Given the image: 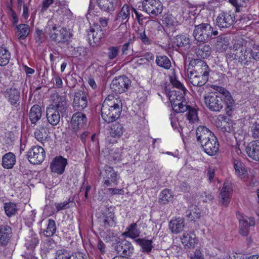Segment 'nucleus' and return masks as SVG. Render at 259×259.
<instances>
[{"mask_svg": "<svg viewBox=\"0 0 259 259\" xmlns=\"http://www.w3.org/2000/svg\"><path fill=\"white\" fill-rule=\"evenodd\" d=\"M234 44L229 48L227 57L231 60H238L241 64L248 65L252 60L259 59V51L253 52L246 47L247 42L242 38L234 40Z\"/></svg>", "mask_w": 259, "mask_h": 259, "instance_id": "obj_1", "label": "nucleus"}, {"mask_svg": "<svg viewBox=\"0 0 259 259\" xmlns=\"http://www.w3.org/2000/svg\"><path fill=\"white\" fill-rule=\"evenodd\" d=\"M122 110L121 101L113 96H108L104 100L101 108V116L107 123L115 121Z\"/></svg>", "mask_w": 259, "mask_h": 259, "instance_id": "obj_2", "label": "nucleus"}, {"mask_svg": "<svg viewBox=\"0 0 259 259\" xmlns=\"http://www.w3.org/2000/svg\"><path fill=\"white\" fill-rule=\"evenodd\" d=\"M186 92V90L174 88L168 91H165L171 107L177 113L184 112L188 108L184 97Z\"/></svg>", "mask_w": 259, "mask_h": 259, "instance_id": "obj_3", "label": "nucleus"}, {"mask_svg": "<svg viewBox=\"0 0 259 259\" xmlns=\"http://www.w3.org/2000/svg\"><path fill=\"white\" fill-rule=\"evenodd\" d=\"M218 34L217 30L209 23H202L195 26L193 35L196 40L199 42H207L213 38V36Z\"/></svg>", "mask_w": 259, "mask_h": 259, "instance_id": "obj_4", "label": "nucleus"}, {"mask_svg": "<svg viewBox=\"0 0 259 259\" xmlns=\"http://www.w3.org/2000/svg\"><path fill=\"white\" fill-rule=\"evenodd\" d=\"M87 122V118L84 113L77 112L73 114L70 121V127L69 134L73 138L78 137L83 131Z\"/></svg>", "mask_w": 259, "mask_h": 259, "instance_id": "obj_5", "label": "nucleus"}, {"mask_svg": "<svg viewBox=\"0 0 259 259\" xmlns=\"http://www.w3.org/2000/svg\"><path fill=\"white\" fill-rule=\"evenodd\" d=\"M46 32L48 33L51 39L56 43L65 42L71 37L69 30L65 27H58L56 25L51 27L48 24L46 27Z\"/></svg>", "mask_w": 259, "mask_h": 259, "instance_id": "obj_6", "label": "nucleus"}, {"mask_svg": "<svg viewBox=\"0 0 259 259\" xmlns=\"http://www.w3.org/2000/svg\"><path fill=\"white\" fill-rule=\"evenodd\" d=\"M219 93H210L204 96V103L211 111L219 112L224 107V100Z\"/></svg>", "mask_w": 259, "mask_h": 259, "instance_id": "obj_7", "label": "nucleus"}, {"mask_svg": "<svg viewBox=\"0 0 259 259\" xmlns=\"http://www.w3.org/2000/svg\"><path fill=\"white\" fill-rule=\"evenodd\" d=\"M187 71H190L195 74L205 76L208 78L210 69L206 63L200 59H193L190 61Z\"/></svg>", "mask_w": 259, "mask_h": 259, "instance_id": "obj_8", "label": "nucleus"}, {"mask_svg": "<svg viewBox=\"0 0 259 259\" xmlns=\"http://www.w3.org/2000/svg\"><path fill=\"white\" fill-rule=\"evenodd\" d=\"M68 105L66 97L58 94L53 96L51 104L48 108L60 113L62 116L65 115L68 111Z\"/></svg>", "mask_w": 259, "mask_h": 259, "instance_id": "obj_9", "label": "nucleus"}, {"mask_svg": "<svg viewBox=\"0 0 259 259\" xmlns=\"http://www.w3.org/2000/svg\"><path fill=\"white\" fill-rule=\"evenodd\" d=\"M131 83L130 79L126 76H119L112 80L110 88L115 93L121 94L128 90Z\"/></svg>", "mask_w": 259, "mask_h": 259, "instance_id": "obj_10", "label": "nucleus"}, {"mask_svg": "<svg viewBox=\"0 0 259 259\" xmlns=\"http://www.w3.org/2000/svg\"><path fill=\"white\" fill-rule=\"evenodd\" d=\"M139 7L148 14L154 16L160 14L163 10V5L159 0H144Z\"/></svg>", "mask_w": 259, "mask_h": 259, "instance_id": "obj_11", "label": "nucleus"}, {"mask_svg": "<svg viewBox=\"0 0 259 259\" xmlns=\"http://www.w3.org/2000/svg\"><path fill=\"white\" fill-rule=\"evenodd\" d=\"M29 161L34 164L41 163L46 157L44 148L40 146H34L29 149L27 153Z\"/></svg>", "mask_w": 259, "mask_h": 259, "instance_id": "obj_12", "label": "nucleus"}, {"mask_svg": "<svg viewBox=\"0 0 259 259\" xmlns=\"http://www.w3.org/2000/svg\"><path fill=\"white\" fill-rule=\"evenodd\" d=\"M217 92L214 93H219L222 96V99L224 100L226 104V111L228 115H230L234 109L235 106V101L229 91L222 87L217 86L213 88Z\"/></svg>", "mask_w": 259, "mask_h": 259, "instance_id": "obj_13", "label": "nucleus"}, {"mask_svg": "<svg viewBox=\"0 0 259 259\" xmlns=\"http://www.w3.org/2000/svg\"><path fill=\"white\" fill-rule=\"evenodd\" d=\"M101 175L104 179L102 183L104 187L111 186L112 183L116 185L118 184L117 174L112 167L108 165L105 166L103 170L101 171Z\"/></svg>", "mask_w": 259, "mask_h": 259, "instance_id": "obj_14", "label": "nucleus"}, {"mask_svg": "<svg viewBox=\"0 0 259 259\" xmlns=\"http://www.w3.org/2000/svg\"><path fill=\"white\" fill-rule=\"evenodd\" d=\"M201 147L203 151L208 155H215L219 149V143L218 139L214 135L202 143Z\"/></svg>", "mask_w": 259, "mask_h": 259, "instance_id": "obj_15", "label": "nucleus"}, {"mask_svg": "<svg viewBox=\"0 0 259 259\" xmlns=\"http://www.w3.org/2000/svg\"><path fill=\"white\" fill-rule=\"evenodd\" d=\"M235 19L233 13L230 11L222 12L217 17L216 23L220 28H229L234 24Z\"/></svg>", "mask_w": 259, "mask_h": 259, "instance_id": "obj_16", "label": "nucleus"}, {"mask_svg": "<svg viewBox=\"0 0 259 259\" xmlns=\"http://www.w3.org/2000/svg\"><path fill=\"white\" fill-rule=\"evenodd\" d=\"M131 14V7L127 5H124L121 8V11L118 13L115 19V22L116 24H119V28H124L126 30V23L128 21Z\"/></svg>", "mask_w": 259, "mask_h": 259, "instance_id": "obj_17", "label": "nucleus"}, {"mask_svg": "<svg viewBox=\"0 0 259 259\" xmlns=\"http://www.w3.org/2000/svg\"><path fill=\"white\" fill-rule=\"evenodd\" d=\"M88 103L87 94L83 91H79L75 94L72 103L74 110H83L87 107Z\"/></svg>", "mask_w": 259, "mask_h": 259, "instance_id": "obj_18", "label": "nucleus"}, {"mask_svg": "<svg viewBox=\"0 0 259 259\" xmlns=\"http://www.w3.org/2000/svg\"><path fill=\"white\" fill-rule=\"evenodd\" d=\"M232 194V187L227 184L224 183L219 194V202L225 207H227L230 202Z\"/></svg>", "mask_w": 259, "mask_h": 259, "instance_id": "obj_19", "label": "nucleus"}, {"mask_svg": "<svg viewBox=\"0 0 259 259\" xmlns=\"http://www.w3.org/2000/svg\"><path fill=\"white\" fill-rule=\"evenodd\" d=\"M4 94L6 99L11 105H19L20 92L18 89L13 87L7 88Z\"/></svg>", "mask_w": 259, "mask_h": 259, "instance_id": "obj_20", "label": "nucleus"}, {"mask_svg": "<svg viewBox=\"0 0 259 259\" xmlns=\"http://www.w3.org/2000/svg\"><path fill=\"white\" fill-rule=\"evenodd\" d=\"M67 164V160L66 159L62 156H59L55 158L53 160L50 168L52 171L61 175L64 172Z\"/></svg>", "mask_w": 259, "mask_h": 259, "instance_id": "obj_21", "label": "nucleus"}, {"mask_svg": "<svg viewBox=\"0 0 259 259\" xmlns=\"http://www.w3.org/2000/svg\"><path fill=\"white\" fill-rule=\"evenodd\" d=\"M97 3L101 10L109 12L121 5L120 0H97Z\"/></svg>", "mask_w": 259, "mask_h": 259, "instance_id": "obj_22", "label": "nucleus"}, {"mask_svg": "<svg viewBox=\"0 0 259 259\" xmlns=\"http://www.w3.org/2000/svg\"><path fill=\"white\" fill-rule=\"evenodd\" d=\"M115 250L117 253L123 256L124 255H130L134 250L132 244L127 240H122L118 242L115 246Z\"/></svg>", "mask_w": 259, "mask_h": 259, "instance_id": "obj_23", "label": "nucleus"}, {"mask_svg": "<svg viewBox=\"0 0 259 259\" xmlns=\"http://www.w3.org/2000/svg\"><path fill=\"white\" fill-rule=\"evenodd\" d=\"M213 135L214 134L211 131L204 126H198L196 131L197 141L200 145Z\"/></svg>", "mask_w": 259, "mask_h": 259, "instance_id": "obj_24", "label": "nucleus"}, {"mask_svg": "<svg viewBox=\"0 0 259 259\" xmlns=\"http://www.w3.org/2000/svg\"><path fill=\"white\" fill-rule=\"evenodd\" d=\"M11 228L7 225H0V245H7L12 237Z\"/></svg>", "mask_w": 259, "mask_h": 259, "instance_id": "obj_25", "label": "nucleus"}, {"mask_svg": "<svg viewBox=\"0 0 259 259\" xmlns=\"http://www.w3.org/2000/svg\"><path fill=\"white\" fill-rule=\"evenodd\" d=\"M182 244L188 248H194L198 243L195 234L191 231L184 232L181 237Z\"/></svg>", "mask_w": 259, "mask_h": 259, "instance_id": "obj_26", "label": "nucleus"}, {"mask_svg": "<svg viewBox=\"0 0 259 259\" xmlns=\"http://www.w3.org/2000/svg\"><path fill=\"white\" fill-rule=\"evenodd\" d=\"M187 72L189 80L193 86L202 87L208 79L205 75L203 76V75L195 74L190 71H187Z\"/></svg>", "mask_w": 259, "mask_h": 259, "instance_id": "obj_27", "label": "nucleus"}, {"mask_svg": "<svg viewBox=\"0 0 259 259\" xmlns=\"http://www.w3.org/2000/svg\"><path fill=\"white\" fill-rule=\"evenodd\" d=\"M184 226V219L181 217L172 219L169 223V228L174 234H177L182 232Z\"/></svg>", "mask_w": 259, "mask_h": 259, "instance_id": "obj_28", "label": "nucleus"}, {"mask_svg": "<svg viewBox=\"0 0 259 259\" xmlns=\"http://www.w3.org/2000/svg\"><path fill=\"white\" fill-rule=\"evenodd\" d=\"M105 35V30L101 29L98 24H95L94 28L88 34L89 40H91V36L95 43L98 42Z\"/></svg>", "mask_w": 259, "mask_h": 259, "instance_id": "obj_29", "label": "nucleus"}, {"mask_svg": "<svg viewBox=\"0 0 259 259\" xmlns=\"http://www.w3.org/2000/svg\"><path fill=\"white\" fill-rule=\"evenodd\" d=\"M249 157L255 161H259V140H256L249 145L246 149Z\"/></svg>", "mask_w": 259, "mask_h": 259, "instance_id": "obj_30", "label": "nucleus"}, {"mask_svg": "<svg viewBox=\"0 0 259 259\" xmlns=\"http://www.w3.org/2000/svg\"><path fill=\"white\" fill-rule=\"evenodd\" d=\"M42 110L38 105H34L31 107L29 113V119L32 124L35 125L41 117Z\"/></svg>", "mask_w": 259, "mask_h": 259, "instance_id": "obj_31", "label": "nucleus"}, {"mask_svg": "<svg viewBox=\"0 0 259 259\" xmlns=\"http://www.w3.org/2000/svg\"><path fill=\"white\" fill-rule=\"evenodd\" d=\"M60 113L49 108L46 109V117L49 123L53 126L57 125L60 121Z\"/></svg>", "mask_w": 259, "mask_h": 259, "instance_id": "obj_32", "label": "nucleus"}, {"mask_svg": "<svg viewBox=\"0 0 259 259\" xmlns=\"http://www.w3.org/2000/svg\"><path fill=\"white\" fill-rule=\"evenodd\" d=\"M135 241L141 247V250L143 252L149 253L151 251L153 248V245L152 244L153 241L152 240L138 238L135 239Z\"/></svg>", "mask_w": 259, "mask_h": 259, "instance_id": "obj_33", "label": "nucleus"}, {"mask_svg": "<svg viewBox=\"0 0 259 259\" xmlns=\"http://www.w3.org/2000/svg\"><path fill=\"white\" fill-rule=\"evenodd\" d=\"M174 43L178 47H184L185 49L190 48V39L187 35H178L174 38Z\"/></svg>", "mask_w": 259, "mask_h": 259, "instance_id": "obj_34", "label": "nucleus"}, {"mask_svg": "<svg viewBox=\"0 0 259 259\" xmlns=\"http://www.w3.org/2000/svg\"><path fill=\"white\" fill-rule=\"evenodd\" d=\"M16 163L15 155L12 152L5 154L2 158V166L4 168L10 169L13 167Z\"/></svg>", "mask_w": 259, "mask_h": 259, "instance_id": "obj_35", "label": "nucleus"}, {"mask_svg": "<svg viewBox=\"0 0 259 259\" xmlns=\"http://www.w3.org/2000/svg\"><path fill=\"white\" fill-rule=\"evenodd\" d=\"M211 53V48L208 44H200L196 51L197 56L201 58H206L210 56Z\"/></svg>", "mask_w": 259, "mask_h": 259, "instance_id": "obj_36", "label": "nucleus"}, {"mask_svg": "<svg viewBox=\"0 0 259 259\" xmlns=\"http://www.w3.org/2000/svg\"><path fill=\"white\" fill-rule=\"evenodd\" d=\"M200 209L195 205L190 206L186 211V216L191 221H195L200 217Z\"/></svg>", "mask_w": 259, "mask_h": 259, "instance_id": "obj_37", "label": "nucleus"}, {"mask_svg": "<svg viewBox=\"0 0 259 259\" xmlns=\"http://www.w3.org/2000/svg\"><path fill=\"white\" fill-rule=\"evenodd\" d=\"M155 62L157 66L166 70L170 69L171 66L170 60L165 55L157 56Z\"/></svg>", "mask_w": 259, "mask_h": 259, "instance_id": "obj_38", "label": "nucleus"}, {"mask_svg": "<svg viewBox=\"0 0 259 259\" xmlns=\"http://www.w3.org/2000/svg\"><path fill=\"white\" fill-rule=\"evenodd\" d=\"M4 208L7 216L11 218L17 213V206L16 203L12 202H6L4 204Z\"/></svg>", "mask_w": 259, "mask_h": 259, "instance_id": "obj_39", "label": "nucleus"}, {"mask_svg": "<svg viewBox=\"0 0 259 259\" xmlns=\"http://www.w3.org/2000/svg\"><path fill=\"white\" fill-rule=\"evenodd\" d=\"M100 222L103 223L105 228L114 226L115 225L114 213L112 212H108L101 219Z\"/></svg>", "mask_w": 259, "mask_h": 259, "instance_id": "obj_40", "label": "nucleus"}, {"mask_svg": "<svg viewBox=\"0 0 259 259\" xmlns=\"http://www.w3.org/2000/svg\"><path fill=\"white\" fill-rule=\"evenodd\" d=\"M30 28L28 25L21 24L16 26V33L20 39H25L28 35Z\"/></svg>", "mask_w": 259, "mask_h": 259, "instance_id": "obj_41", "label": "nucleus"}, {"mask_svg": "<svg viewBox=\"0 0 259 259\" xmlns=\"http://www.w3.org/2000/svg\"><path fill=\"white\" fill-rule=\"evenodd\" d=\"M11 58V54L5 48L0 47V66L7 65Z\"/></svg>", "mask_w": 259, "mask_h": 259, "instance_id": "obj_42", "label": "nucleus"}, {"mask_svg": "<svg viewBox=\"0 0 259 259\" xmlns=\"http://www.w3.org/2000/svg\"><path fill=\"white\" fill-rule=\"evenodd\" d=\"M137 225L136 223H133L128 228L127 230L124 233V235L132 238H136L139 236L140 231L137 228Z\"/></svg>", "mask_w": 259, "mask_h": 259, "instance_id": "obj_43", "label": "nucleus"}, {"mask_svg": "<svg viewBox=\"0 0 259 259\" xmlns=\"http://www.w3.org/2000/svg\"><path fill=\"white\" fill-rule=\"evenodd\" d=\"M123 126L119 123L114 124L110 129V134L111 137L114 138H119L123 134Z\"/></svg>", "mask_w": 259, "mask_h": 259, "instance_id": "obj_44", "label": "nucleus"}, {"mask_svg": "<svg viewBox=\"0 0 259 259\" xmlns=\"http://www.w3.org/2000/svg\"><path fill=\"white\" fill-rule=\"evenodd\" d=\"M35 139L39 142L44 144V142L48 141L50 138L49 134L46 130L36 129L34 132Z\"/></svg>", "mask_w": 259, "mask_h": 259, "instance_id": "obj_45", "label": "nucleus"}, {"mask_svg": "<svg viewBox=\"0 0 259 259\" xmlns=\"http://www.w3.org/2000/svg\"><path fill=\"white\" fill-rule=\"evenodd\" d=\"M56 231V223L54 220L49 219L46 229L44 231V235L46 237L53 236Z\"/></svg>", "mask_w": 259, "mask_h": 259, "instance_id": "obj_46", "label": "nucleus"}, {"mask_svg": "<svg viewBox=\"0 0 259 259\" xmlns=\"http://www.w3.org/2000/svg\"><path fill=\"white\" fill-rule=\"evenodd\" d=\"M57 14L61 17L64 18H70L72 16V13L69 9L65 6H61L56 11Z\"/></svg>", "mask_w": 259, "mask_h": 259, "instance_id": "obj_47", "label": "nucleus"}, {"mask_svg": "<svg viewBox=\"0 0 259 259\" xmlns=\"http://www.w3.org/2000/svg\"><path fill=\"white\" fill-rule=\"evenodd\" d=\"M234 167L235 170L236 174L240 177H245L247 174V171L243 167L242 163L237 160L234 162Z\"/></svg>", "mask_w": 259, "mask_h": 259, "instance_id": "obj_48", "label": "nucleus"}, {"mask_svg": "<svg viewBox=\"0 0 259 259\" xmlns=\"http://www.w3.org/2000/svg\"><path fill=\"white\" fill-rule=\"evenodd\" d=\"M120 47L111 46L108 48V57L109 60H113L117 58L119 54Z\"/></svg>", "mask_w": 259, "mask_h": 259, "instance_id": "obj_49", "label": "nucleus"}, {"mask_svg": "<svg viewBox=\"0 0 259 259\" xmlns=\"http://www.w3.org/2000/svg\"><path fill=\"white\" fill-rule=\"evenodd\" d=\"M188 111L186 114L187 118L190 122H194L198 120L197 110L195 109L188 106V108L186 111Z\"/></svg>", "mask_w": 259, "mask_h": 259, "instance_id": "obj_50", "label": "nucleus"}, {"mask_svg": "<svg viewBox=\"0 0 259 259\" xmlns=\"http://www.w3.org/2000/svg\"><path fill=\"white\" fill-rule=\"evenodd\" d=\"M38 241H39L37 237H36V235H32L27 240L25 245L27 248L32 250L35 247V246L38 243Z\"/></svg>", "mask_w": 259, "mask_h": 259, "instance_id": "obj_51", "label": "nucleus"}, {"mask_svg": "<svg viewBox=\"0 0 259 259\" xmlns=\"http://www.w3.org/2000/svg\"><path fill=\"white\" fill-rule=\"evenodd\" d=\"M72 254L67 250L61 249L56 251L55 258L56 259H70Z\"/></svg>", "mask_w": 259, "mask_h": 259, "instance_id": "obj_52", "label": "nucleus"}, {"mask_svg": "<svg viewBox=\"0 0 259 259\" xmlns=\"http://www.w3.org/2000/svg\"><path fill=\"white\" fill-rule=\"evenodd\" d=\"M240 226L241 227L249 228L250 226H254L255 222L254 219L251 217H244L239 220Z\"/></svg>", "mask_w": 259, "mask_h": 259, "instance_id": "obj_53", "label": "nucleus"}, {"mask_svg": "<svg viewBox=\"0 0 259 259\" xmlns=\"http://www.w3.org/2000/svg\"><path fill=\"white\" fill-rule=\"evenodd\" d=\"M160 199L165 203L169 201H171L173 198V196L171 194L170 191L168 189H164L160 193Z\"/></svg>", "mask_w": 259, "mask_h": 259, "instance_id": "obj_54", "label": "nucleus"}, {"mask_svg": "<svg viewBox=\"0 0 259 259\" xmlns=\"http://www.w3.org/2000/svg\"><path fill=\"white\" fill-rule=\"evenodd\" d=\"M250 135L253 139H259V121H255L250 127Z\"/></svg>", "mask_w": 259, "mask_h": 259, "instance_id": "obj_55", "label": "nucleus"}, {"mask_svg": "<svg viewBox=\"0 0 259 259\" xmlns=\"http://www.w3.org/2000/svg\"><path fill=\"white\" fill-rule=\"evenodd\" d=\"M138 38L141 40L142 42L146 46L150 45L152 44L153 40L146 34L145 31L139 32L138 33Z\"/></svg>", "mask_w": 259, "mask_h": 259, "instance_id": "obj_56", "label": "nucleus"}, {"mask_svg": "<svg viewBox=\"0 0 259 259\" xmlns=\"http://www.w3.org/2000/svg\"><path fill=\"white\" fill-rule=\"evenodd\" d=\"M72 202L69 199L64 201L60 203H56L55 206H56L57 211H60L62 210L66 209L70 207L69 203Z\"/></svg>", "mask_w": 259, "mask_h": 259, "instance_id": "obj_57", "label": "nucleus"}, {"mask_svg": "<svg viewBox=\"0 0 259 259\" xmlns=\"http://www.w3.org/2000/svg\"><path fill=\"white\" fill-rule=\"evenodd\" d=\"M170 83L173 86L171 89H173L174 88L186 90L184 86L181 83V82L178 80L175 77L174 78H171Z\"/></svg>", "mask_w": 259, "mask_h": 259, "instance_id": "obj_58", "label": "nucleus"}, {"mask_svg": "<svg viewBox=\"0 0 259 259\" xmlns=\"http://www.w3.org/2000/svg\"><path fill=\"white\" fill-rule=\"evenodd\" d=\"M108 20L109 19L106 17H100L99 19V22L96 24H98L101 29L105 30V32L108 26Z\"/></svg>", "mask_w": 259, "mask_h": 259, "instance_id": "obj_59", "label": "nucleus"}, {"mask_svg": "<svg viewBox=\"0 0 259 259\" xmlns=\"http://www.w3.org/2000/svg\"><path fill=\"white\" fill-rule=\"evenodd\" d=\"M102 237L106 242H109L113 240L114 237V234L110 230H107L103 233Z\"/></svg>", "mask_w": 259, "mask_h": 259, "instance_id": "obj_60", "label": "nucleus"}, {"mask_svg": "<svg viewBox=\"0 0 259 259\" xmlns=\"http://www.w3.org/2000/svg\"><path fill=\"white\" fill-rule=\"evenodd\" d=\"M44 33L42 30L37 29L35 33V39L36 41L39 43L42 42L43 40Z\"/></svg>", "mask_w": 259, "mask_h": 259, "instance_id": "obj_61", "label": "nucleus"}, {"mask_svg": "<svg viewBox=\"0 0 259 259\" xmlns=\"http://www.w3.org/2000/svg\"><path fill=\"white\" fill-rule=\"evenodd\" d=\"M70 259H88L87 255L81 252H75L72 254Z\"/></svg>", "mask_w": 259, "mask_h": 259, "instance_id": "obj_62", "label": "nucleus"}, {"mask_svg": "<svg viewBox=\"0 0 259 259\" xmlns=\"http://www.w3.org/2000/svg\"><path fill=\"white\" fill-rule=\"evenodd\" d=\"M107 191L111 195H123L124 194V191L121 189L108 188Z\"/></svg>", "mask_w": 259, "mask_h": 259, "instance_id": "obj_63", "label": "nucleus"}, {"mask_svg": "<svg viewBox=\"0 0 259 259\" xmlns=\"http://www.w3.org/2000/svg\"><path fill=\"white\" fill-rule=\"evenodd\" d=\"M191 259H204V257L201 251L196 249L194 252V255L191 257Z\"/></svg>", "mask_w": 259, "mask_h": 259, "instance_id": "obj_64", "label": "nucleus"}]
</instances>
